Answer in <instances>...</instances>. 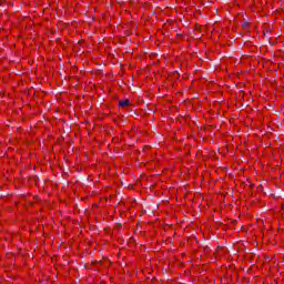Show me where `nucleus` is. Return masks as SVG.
I'll return each mask as SVG.
<instances>
[{
    "label": "nucleus",
    "mask_w": 284,
    "mask_h": 284,
    "mask_svg": "<svg viewBox=\"0 0 284 284\" xmlns=\"http://www.w3.org/2000/svg\"><path fill=\"white\" fill-rule=\"evenodd\" d=\"M119 105L120 108H128V105H130V100H121Z\"/></svg>",
    "instance_id": "f257e3e1"
}]
</instances>
